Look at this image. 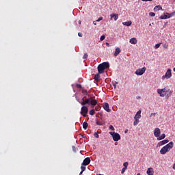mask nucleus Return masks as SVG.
<instances>
[{
	"label": "nucleus",
	"mask_w": 175,
	"mask_h": 175,
	"mask_svg": "<svg viewBox=\"0 0 175 175\" xmlns=\"http://www.w3.org/2000/svg\"><path fill=\"white\" fill-rule=\"evenodd\" d=\"M149 16H150V17H155V13H154V12H150V13H149Z\"/></svg>",
	"instance_id": "cd10ccee"
},
{
	"label": "nucleus",
	"mask_w": 175,
	"mask_h": 175,
	"mask_svg": "<svg viewBox=\"0 0 175 175\" xmlns=\"http://www.w3.org/2000/svg\"><path fill=\"white\" fill-rule=\"evenodd\" d=\"M79 103H81L82 106H85V105H91L92 107H95V106H96L98 104V100L92 98H86L85 100L84 98H82L81 101H79Z\"/></svg>",
	"instance_id": "f257e3e1"
},
{
	"label": "nucleus",
	"mask_w": 175,
	"mask_h": 175,
	"mask_svg": "<svg viewBox=\"0 0 175 175\" xmlns=\"http://www.w3.org/2000/svg\"><path fill=\"white\" fill-rule=\"evenodd\" d=\"M91 163V159L90 157H86L84 159L83 163H81L82 166H88Z\"/></svg>",
	"instance_id": "6e6552de"
},
{
	"label": "nucleus",
	"mask_w": 175,
	"mask_h": 175,
	"mask_svg": "<svg viewBox=\"0 0 175 175\" xmlns=\"http://www.w3.org/2000/svg\"><path fill=\"white\" fill-rule=\"evenodd\" d=\"M83 128L85 130L87 129V128H88V123H87V122H84L83 123Z\"/></svg>",
	"instance_id": "412c9836"
},
{
	"label": "nucleus",
	"mask_w": 175,
	"mask_h": 175,
	"mask_svg": "<svg viewBox=\"0 0 175 175\" xmlns=\"http://www.w3.org/2000/svg\"><path fill=\"white\" fill-rule=\"evenodd\" d=\"M141 114H142V111L141 110L138 111L136 113V114H135V116L134 117V119L135 120H140V118H142V115Z\"/></svg>",
	"instance_id": "f8f14e48"
},
{
	"label": "nucleus",
	"mask_w": 175,
	"mask_h": 175,
	"mask_svg": "<svg viewBox=\"0 0 175 175\" xmlns=\"http://www.w3.org/2000/svg\"><path fill=\"white\" fill-rule=\"evenodd\" d=\"M109 135L112 136L113 142H118L121 140V135L116 132H109Z\"/></svg>",
	"instance_id": "20e7f679"
},
{
	"label": "nucleus",
	"mask_w": 175,
	"mask_h": 175,
	"mask_svg": "<svg viewBox=\"0 0 175 175\" xmlns=\"http://www.w3.org/2000/svg\"><path fill=\"white\" fill-rule=\"evenodd\" d=\"M82 116H83V117H87V113H81Z\"/></svg>",
	"instance_id": "c03bdc74"
},
{
	"label": "nucleus",
	"mask_w": 175,
	"mask_h": 175,
	"mask_svg": "<svg viewBox=\"0 0 175 175\" xmlns=\"http://www.w3.org/2000/svg\"><path fill=\"white\" fill-rule=\"evenodd\" d=\"M173 146H174V143L173 142H170L160 150V153L162 154V155H165L166 152H169V151L173 148Z\"/></svg>",
	"instance_id": "f03ea898"
},
{
	"label": "nucleus",
	"mask_w": 175,
	"mask_h": 175,
	"mask_svg": "<svg viewBox=\"0 0 175 175\" xmlns=\"http://www.w3.org/2000/svg\"><path fill=\"white\" fill-rule=\"evenodd\" d=\"M166 137V135L165 134H162L161 135H160L158 138L157 140H163V139H165Z\"/></svg>",
	"instance_id": "aec40b11"
},
{
	"label": "nucleus",
	"mask_w": 175,
	"mask_h": 175,
	"mask_svg": "<svg viewBox=\"0 0 175 175\" xmlns=\"http://www.w3.org/2000/svg\"><path fill=\"white\" fill-rule=\"evenodd\" d=\"M88 113V107L86 106H83L81 109V114L85 113L87 114Z\"/></svg>",
	"instance_id": "9b49d317"
},
{
	"label": "nucleus",
	"mask_w": 175,
	"mask_h": 175,
	"mask_svg": "<svg viewBox=\"0 0 175 175\" xmlns=\"http://www.w3.org/2000/svg\"><path fill=\"white\" fill-rule=\"evenodd\" d=\"M122 24L123 25H126V27H131L132 25V21L123 22Z\"/></svg>",
	"instance_id": "a211bd4d"
},
{
	"label": "nucleus",
	"mask_w": 175,
	"mask_h": 175,
	"mask_svg": "<svg viewBox=\"0 0 175 175\" xmlns=\"http://www.w3.org/2000/svg\"><path fill=\"white\" fill-rule=\"evenodd\" d=\"M77 87L78 88H81V85H80V84H77Z\"/></svg>",
	"instance_id": "a19ab883"
},
{
	"label": "nucleus",
	"mask_w": 175,
	"mask_h": 175,
	"mask_svg": "<svg viewBox=\"0 0 175 175\" xmlns=\"http://www.w3.org/2000/svg\"><path fill=\"white\" fill-rule=\"evenodd\" d=\"M128 165H129L128 162H125V163H123V166L126 169L128 168Z\"/></svg>",
	"instance_id": "bb28decb"
},
{
	"label": "nucleus",
	"mask_w": 175,
	"mask_h": 175,
	"mask_svg": "<svg viewBox=\"0 0 175 175\" xmlns=\"http://www.w3.org/2000/svg\"><path fill=\"white\" fill-rule=\"evenodd\" d=\"M163 46L164 49H168V47H169V44H163Z\"/></svg>",
	"instance_id": "7c9ffc66"
},
{
	"label": "nucleus",
	"mask_w": 175,
	"mask_h": 175,
	"mask_svg": "<svg viewBox=\"0 0 175 175\" xmlns=\"http://www.w3.org/2000/svg\"><path fill=\"white\" fill-rule=\"evenodd\" d=\"M137 124H139V119H135V121L133 122V125L136 126V125H137Z\"/></svg>",
	"instance_id": "393cba45"
},
{
	"label": "nucleus",
	"mask_w": 175,
	"mask_h": 175,
	"mask_svg": "<svg viewBox=\"0 0 175 175\" xmlns=\"http://www.w3.org/2000/svg\"><path fill=\"white\" fill-rule=\"evenodd\" d=\"M85 135H82V137H85Z\"/></svg>",
	"instance_id": "603ef678"
},
{
	"label": "nucleus",
	"mask_w": 175,
	"mask_h": 175,
	"mask_svg": "<svg viewBox=\"0 0 175 175\" xmlns=\"http://www.w3.org/2000/svg\"><path fill=\"white\" fill-rule=\"evenodd\" d=\"M103 109L107 113H110V111H111V109H110V106L109 105L108 103H103Z\"/></svg>",
	"instance_id": "1a4fd4ad"
},
{
	"label": "nucleus",
	"mask_w": 175,
	"mask_h": 175,
	"mask_svg": "<svg viewBox=\"0 0 175 175\" xmlns=\"http://www.w3.org/2000/svg\"><path fill=\"white\" fill-rule=\"evenodd\" d=\"M105 38H106V36H105V35H103V36H102L100 37V40L101 42H103V40L105 39Z\"/></svg>",
	"instance_id": "2f4dec72"
},
{
	"label": "nucleus",
	"mask_w": 175,
	"mask_h": 175,
	"mask_svg": "<svg viewBox=\"0 0 175 175\" xmlns=\"http://www.w3.org/2000/svg\"><path fill=\"white\" fill-rule=\"evenodd\" d=\"M146 173L148 175H154V170L152 167H150L147 170Z\"/></svg>",
	"instance_id": "2eb2a0df"
},
{
	"label": "nucleus",
	"mask_w": 175,
	"mask_h": 175,
	"mask_svg": "<svg viewBox=\"0 0 175 175\" xmlns=\"http://www.w3.org/2000/svg\"><path fill=\"white\" fill-rule=\"evenodd\" d=\"M154 135L158 139L161 136V129L159 128H156L154 131Z\"/></svg>",
	"instance_id": "9d476101"
},
{
	"label": "nucleus",
	"mask_w": 175,
	"mask_h": 175,
	"mask_svg": "<svg viewBox=\"0 0 175 175\" xmlns=\"http://www.w3.org/2000/svg\"><path fill=\"white\" fill-rule=\"evenodd\" d=\"M154 12H158V10H162V7L161 5H157L154 8Z\"/></svg>",
	"instance_id": "6ab92c4d"
},
{
	"label": "nucleus",
	"mask_w": 175,
	"mask_h": 175,
	"mask_svg": "<svg viewBox=\"0 0 175 175\" xmlns=\"http://www.w3.org/2000/svg\"><path fill=\"white\" fill-rule=\"evenodd\" d=\"M78 36H79L80 38L83 37V33H78Z\"/></svg>",
	"instance_id": "4c0bfd02"
},
{
	"label": "nucleus",
	"mask_w": 175,
	"mask_h": 175,
	"mask_svg": "<svg viewBox=\"0 0 175 175\" xmlns=\"http://www.w3.org/2000/svg\"><path fill=\"white\" fill-rule=\"evenodd\" d=\"M120 53H121V49L120 48H116L114 52V57H117V55H118V54H120Z\"/></svg>",
	"instance_id": "dca6fc26"
},
{
	"label": "nucleus",
	"mask_w": 175,
	"mask_h": 175,
	"mask_svg": "<svg viewBox=\"0 0 175 175\" xmlns=\"http://www.w3.org/2000/svg\"><path fill=\"white\" fill-rule=\"evenodd\" d=\"M89 113L90 114V116H94V114H95V109L90 110Z\"/></svg>",
	"instance_id": "5701e85b"
},
{
	"label": "nucleus",
	"mask_w": 175,
	"mask_h": 175,
	"mask_svg": "<svg viewBox=\"0 0 175 175\" xmlns=\"http://www.w3.org/2000/svg\"><path fill=\"white\" fill-rule=\"evenodd\" d=\"M146 67H143L142 68H139L135 71V75H137V76H142V75H144V73H146Z\"/></svg>",
	"instance_id": "39448f33"
},
{
	"label": "nucleus",
	"mask_w": 175,
	"mask_h": 175,
	"mask_svg": "<svg viewBox=\"0 0 175 175\" xmlns=\"http://www.w3.org/2000/svg\"><path fill=\"white\" fill-rule=\"evenodd\" d=\"M106 46H107V47H110V44H109V42H106Z\"/></svg>",
	"instance_id": "37998d69"
},
{
	"label": "nucleus",
	"mask_w": 175,
	"mask_h": 175,
	"mask_svg": "<svg viewBox=\"0 0 175 175\" xmlns=\"http://www.w3.org/2000/svg\"><path fill=\"white\" fill-rule=\"evenodd\" d=\"M155 114H157L156 113H152L150 114V117H154Z\"/></svg>",
	"instance_id": "58836bf2"
},
{
	"label": "nucleus",
	"mask_w": 175,
	"mask_h": 175,
	"mask_svg": "<svg viewBox=\"0 0 175 175\" xmlns=\"http://www.w3.org/2000/svg\"><path fill=\"white\" fill-rule=\"evenodd\" d=\"M111 17V20H113V18H114L115 21H117V20H118V14H111L110 15Z\"/></svg>",
	"instance_id": "ddd939ff"
},
{
	"label": "nucleus",
	"mask_w": 175,
	"mask_h": 175,
	"mask_svg": "<svg viewBox=\"0 0 175 175\" xmlns=\"http://www.w3.org/2000/svg\"><path fill=\"white\" fill-rule=\"evenodd\" d=\"M72 150L76 152V146H72Z\"/></svg>",
	"instance_id": "ea45409f"
},
{
	"label": "nucleus",
	"mask_w": 175,
	"mask_h": 175,
	"mask_svg": "<svg viewBox=\"0 0 175 175\" xmlns=\"http://www.w3.org/2000/svg\"><path fill=\"white\" fill-rule=\"evenodd\" d=\"M83 174V171H81L80 173H79V175H82Z\"/></svg>",
	"instance_id": "09e8293b"
},
{
	"label": "nucleus",
	"mask_w": 175,
	"mask_h": 175,
	"mask_svg": "<svg viewBox=\"0 0 175 175\" xmlns=\"http://www.w3.org/2000/svg\"><path fill=\"white\" fill-rule=\"evenodd\" d=\"M96 23H97L96 21H94V22H93V24H94V25H96Z\"/></svg>",
	"instance_id": "a18cd8bd"
},
{
	"label": "nucleus",
	"mask_w": 175,
	"mask_h": 175,
	"mask_svg": "<svg viewBox=\"0 0 175 175\" xmlns=\"http://www.w3.org/2000/svg\"><path fill=\"white\" fill-rule=\"evenodd\" d=\"M167 143H169V139H165L161 142H159L158 143V146L161 147V146H164V144H167Z\"/></svg>",
	"instance_id": "4468645a"
},
{
	"label": "nucleus",
	"mask_w": 175,
	"mask_h": 175,
	"mask_svg": "<svg viewBox=\"0 0 175 175\" xmlns=\"http://www.w3.org/2000/svg\"><path fill=\"white\" fill-rule=\"evenodd\" d=\"M157 93L160 94V96L163 98L164 96H166V89H158Z\"/></svg>",
	"instance_id": "0eeeda50"
},
{
	"label": "nucleus",
	"mask_w": 175,
	"mask_h": 175,
	"mask_svg": "<svg viewBox=\"0 0 175 175\" xmlns=\"http://www.w3.org/2000/svg\"><path fill=\"white\" fill-rule=\"evenodd\" d=\"M172 94H173V91L170 92V95H172Z\"/></svg>",
	"instance_id": "49530a36"
},
{
	"label": "nucleus",
	"mask_w": 175,
	"mask_h": 175,
	"mask_svg": "<svg viewBox=\"0 0 175 175\" xmlns=\"http://www.w3.org/2000/svg\"><path fill=\"white\" fill-rule=\"evenodd\" d=\"M117 84H118V82H117V81L112 82V85L113 86L115 90H116V88H117Z\"/></svg>",
	"instance_id": "4be33fe9"
},
{
	"label": "nucleus",
	"mask_w": 175,
	"mask_h": 175,
	"mask_svg": "<svg viewBox=\"0 0 175 175\" xmlns=\"http://www.w3.org/2000/svg\"><path fill=\"white\" fill-rule=\"evenodd\" d=\"M125 170H126V168L123 167L122 170V171H121V174H124V173H125Z\"/></svg>",
	"instance_id": "c9c22d12"
},
{
	"label": "nucleus",
	"mask_w": 175,
	"mask_h": 175,
	"mask_svg": "<svg viewBox=\"0 0 175 175\" xmlns=\"http://www.w3.org/2000/svg\"><path fill=\"white\" fill-rule=\"evenodd\" d=\"M124 133H128V129L125 130Z\"/></svg>",
	"instance_id": "de8ad7c7"
},
{
	"label": "nucleus",
	"mask_w": 175,
	"mask_h": 175,
	"mask_svg": "<svg viewBox=\"0 0 175 175\" xmlns=\"http://www.w3.org/2000/svg\"><path fill=\"white\" fill-rule=\"evenodd\" d=\"M96 124L100 126V125H102V123H100V122H98V121H97V122H96Z\"/></svg>",
	"instance_id": "79ce46f5"
},
{
	"label": "nucleus",
	"mask_w": 175,
	"mask_h": 175,
	"mask_svg": "<svg viewBox=\"0 0 175 175\" xmlns=\"http://www.w3.org/2000/svg\"><path fill=\"white\" fill-rule=\"evenodd\" d=\"M94 136L96 139H99V133H98V132L94 133Z\"/></svg>",
	"instance_id": "b1692460"
},
{
	"label": "nucleus",
	"mask_w": 175,
	"mask_h": 175,
	"mask_svg": "<svg viewBox=\"0 0 175 175\" xmlns=\"http://www.w3.org/2000/svg\"><path fill=\"white\" fill-rule=\"evenodd\" d=\"M129 42L131 44H136L137 43V40L136 39V38H133L130 39Z\"/></svg>",
	"instance_id": "f3484780"
},
{
	"label": "nucleus",
	"mask_w": 175,
	"mask_h": 175,
	"mask_svg": "<svg viewBox=\"0 0 175 175\" xmlns=\"http://www.w3.org/2000/svg\"><path fill=\"white\" fill-rule=\"evenodd\" d=\"M99 73L98 74H96V75H95V77H94V80H98L99 79V77H100V76H99Z\"/></svg>",
	"instance_id": "a878e982"
},
{
	"label": "nucleus",
	"mask_w": 175,
	"mask_h": 175,
	"mask_svg": "<svg viewBox=\"0 0 175 175\" xmlns=\"http://www.w3.org/2000/svg\"><path fill=\"white\" fill-rule=\"evenodd\" d=\"M110 68V64L109 62H103L98 66V72L100 75L105 73V69H109Z\"/></svg>",
	"instance_id": "7ed1b4c3"
},
{
	"label": "nucleus",
	"mask_w": 175,
	"mask_h": 175,
	"mask_svg": "<svg viewBox=\"0 0 175 175\" xmlns=\"http://www.w3.org/2000/svg\"><path fill=\"white\" fill-rule=\"evenodd\" d=\"M79 24H81V21H79Z\"/></svg>",
	"instance_id": "3c124183"
},
{
	"label": "nucleus",
	"mask_w": 175,
	"mask_h": 175,
	"mask_svg": "<svg viewBox=\"0 0 175 175\" xmlns=\"http://www.w3.org/2000/svg\"><path fill=\"white\" fill-rule=\"evenodd\" d=\"M102 20H103V17H100L98 19H97L96 21L97 22V23H99V21H102Z\"/></svg>",
	"instance_id": "f704fd0d"
},
{
	"label": "nucleus",
	"mask_w": 175,
	"mask_h": 175,
	"mask_svg": "<svg viewBox=\"0 0 175 175\" xmlns=\"http://www.w3.org/2000/svg\"><path fill=\"white\" fill-rule=\"evenodd\" d=\"M161 43H159V44H157L155 46H154V49H159V47L161 46Z\"/></svg>",
	"instance_id": "c85d7f7f"
},
{
	"label": "nucleus",
	"mask_w": 175,
	"mask_h": 175,
	"mask_svg": "<svg viewBox=\"0 0 175 175\" xmlns=\"http://www.w3.org/2000/svg\"><path fill=\"white\" fill-rule=\"evenodd\" d=\"M170 77H172V69L169 68L165 75L162 77V80H165V79H169Z\"/></svg>",
	"instance_id": "423d86ee"
},
{
	"label": "nucleus",
	"mask_w": 175,
	"mask_h": 175,
	"mask_svg": "<svg viewBox=\"0 0 175 175\" xmlns=\"http://www.w3.org/2000/svg\"><path fill=\"white\" fill-rule=\"evenodd\" d=\"M169 96H170L169 94H167V95L166 96L167 99V98H169Z\"/></svg>",
	"instance_id": "8fccbe9b"
},
{
	"label": "nucleus",
	"mask_w": 175,
	"mask_h": 175,
	"mask_svg": "<svg viewBox=\"0 0 175 175\" xmlns=\"http://www.w3.org/2000/svg\"><path fill=\"white\" fill-rule=\"evenodd\" d=\"M83 59H87V58H88V53H85L83 55Z\"/></svg>",
	"instance_id": "c756f323"
},
{
	"label": "nucleus",
	"mask_w": 175,
	"mask_h": 175,
	"mask_svg": "<svg viewBox=\"0 0 175 175\" xmlns=\"http://www.w3.org/2000/svg\"><path fill=\"white\" fill-rule=\"evenodd\" d=\"M109 129H111V131H116V129H114V126H113V125H109Z\"/></svg>",
	"instance_id": "473e14b6"
},
{
	"label": "nucleus",
	"mask_w": 175,
	"mask_h": 175,
	"mask_svg": "<svg viewBox=\"0 0 175 175\" xmlns=\"http://www.w3.org/2000/svg\"><path fill=\"white\" fill-rule=\"evenodd\" d=\"M143 2H152V0H142Z\"/></svg>",
	"instance_id": "e433bc0d"
},
{
	"label": "nucleus",
	"mask_w": 175,
	"mask_h": 175,
	"mask_svg": "<svg viewBox=\"0 0 175 175\" xmlns=\"http://www.w3.org/2000/svg\"><path fill=\"white\" fill-rule=\"evenodd\" d=\"M81 172H85V167H84L83 165L81 166Z\"/></svg>",
	"instance_id": "72a5a7b5"
}]
</instances>
